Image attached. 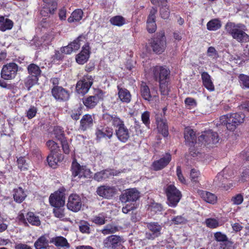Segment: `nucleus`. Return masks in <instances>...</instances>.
I'll use <instances>...</instances> for the list:
<instances>
[{"instance_id":"f257e3e1","label":"nucleus","mask_w":249,"mask_h":249,"mask_svg":"<svg viewBox=\"0 0 249 249\" xmlns=\"http://www.w3.org/2000/svg\"><path fill=\"white\" fill-rule=\"evenodd\" d=\"M151 73L154 79L159 83L161 94H168V85L170 77V71L165 66L157 65L151 68Z\"/></svg>"},{"instance_id":"f03ea898","label":"nucleus","mask_w":249,"mask_h":249,"mask_svg":"<svg viewBox=\"0 0 249 249\" xmlns=\"http://www.w3.org/2000/svg\"><path fill=\"white\" fill-rule=\"evenodd\" d=\"M18 66L14 62L9 63L3 66L0 72V87L7 89H10L11 84H8L4 80L13 79L17 75Z\"/></svg>"},{"instance_id":"7ed1b4c3","label":"nucleus","mask_w":249,"mask_h":249,"mask_svg":"<svg viewBox=\"0 0 249 249\" xmlns=\"http://www.w3.org/2000/svg\"><path fill=\"white\" fill-rule=\"evenodd\" d=\"M229 27L227 31L232 38L239 42H247L249 40V36L245 32V26L242 24H235L234 23H227Z\"/></svg>"},{"instance_id":"20e7f679","label":"nucleus","mask_w":249,"mask_h":249,"mask_svg":"<svg viewBox=\"0 0 249 249\" xmlns=\"http://www.w3.org/2000/svg\"><path fill=\"white\" fill-rule=\"evenodd\" d=\"M184 138L185 144L190 147V156H197L201 154L200 151L196 149V146H195V144H196V136L193 129L189 127L185 128L184 131Z\"/></svg>"},{"instance_id":"39448f33","label":"nucleus","mask_w":249,"mask_h":249,"mask_svg":"<svg viewBox=\"0 0 249 249\" xmlns=\"http://www.w3.org/2000/svg\"><path fill=\"white\" fill-rule=\"evenodd\" d=\"M104 92L101 89H94L93 95L88 96L83 98V103L87 108H93L100 101L104 100Z\"/></svg>"},{"instance_id":"423d86ee","label":"nucleus","mask_w":249,"mask_h":249,"mask_svg":"<svg viewBox=\"0 0 249 249\" xmlns=\"http://www.w3.org/2000/svg\"><path fill=\"white\" fill-rule=\"evenodd\" d=\"M198 144L201 143L204 146L212 147L213 145L218 142L219 138L217 132L212 130H209L203 132L198 138Z\"/></svg>"},{"instance_id":"0eeeda50","label":"nucleus","mask_w":249,"mask_h":249,"mask_svg":"<svg viewBox=\"0 0 249 249\" xmlns=\"http://www.w3.org/2000/svg\"><path fill=\"white\" fill-rule=\"evenodd\" d=\"M165 193L169 206L175 207L181 197V192L174 185L170 184L166 188Z\"/></svg>"},{"instance_id":"6e6552de","label":"nucleus","mask_w":249,"mask_h":249,"mask_svg":"<svg viewBox=\"0 0 249 249\" xmlns=\"http://www.w3.org/2000/svg\"><path fill=\"white\" fill-rule=\"evenodd\" d=\"M95 136L96 140L98 141L103 139L111 140L113 136V129L106 125H99L95 130Z\"/></svg>"},{"instance_id":"1a4fd4ad","label":"nucleus","mask_w":249,"mask_h":249,"mask_svg":"<svg viewBox=\"0 0 249 249\" xmlns=\"http://www.w3.org/2000/svg\"><path fill=\"white\" fill-rule=\"evenodd\" d=\"M150 44L153 52L156 53L161 54L164 51L166 45L164 33H161L156 37L152 38Z\"/></svg>"},{"instance_id":"9d476101","label":"nucleus","mask_w":249,"mask_h":249,"mask_svg":"<svg viewBox=\"0 0 249 249\" xmlns=\"http://www.w3.org/2000/svg\"><path fill=\"white\" fill-rule=\"evenodd\" d=\"M93 83L91 76L88 75L82 79L79 80L76 85V91L82 95L86 94Z\"/></svg>"},{"instance_id":"9b49d317","label":"nucleus","mask_w":249,"mask_h":249,"mask_svg":"<svg viewBox=\"0 0 249 249\" xmlns=\"http://www.w3.org/2000/svg\"><path fill=\"white\" fill-rule=\"evenodd\" d=\"M52 94L57 101H66L70 97V91L61 86L53 87Z\"/></svg>"},{"instance_id":"f8f14e48","label":"nucleus","mask_w":249,"mask_h":249,"mask_svg":"<svg viewBox=\"0 0 249 249\" xmlns=\"http://www.w3.org/2000/svg\"><path fill=\"white\" fill-rule=\"evenodd\" d=\"M72 176L74 177L78 176L79 178L84 177L88 178L90 174V170L85 166H81L75 159L73 160L71 165Z\"/></svg>"},{"instance_id":"ddd939ff","label":"nucleus","mask_w":249,"mask_h":249,"mask_svg":"<svg viewBox=\"0 0 249 249\" xmlns=\"http://www.w3.org/2000/svg\"><path fill=\"white\" fill-rule=\"evenodd\" d=\"M228 172V169L225 168L217 175L213 180V183L215 185L223 188L226 190H228L232 186V184L231 183L226 185V180L229 177V176H227Z\"/></svg>"},{"instance_id":"4468645a","label":"nucleus","mask_w":249,"mask_h":249,"mask_svg":"<svg viewBox=\"0 0 249 249\" xmlns=\"http://www.w3.org/2000/svg\"><path fill=\"white\" fill-rule=\"evenodd\" d=\"M82 205L81 199L78 195L71 194L69 196L67 203L68 209L73 212H77L80 210Z\"/></svg>"},{"instance_id":"2eb2a0df","label":"nucleus","mask_w":249,"mask_h":249,"mask_svg":"<svg viewBox=\"0 0 249 249\" xmlns=\"http://www.w3.org/2000/svg\"><path fill=\"white\" fill-rule=\"evenodd\" d=\"M85 38L84 36L80 35L77 38L74 39L72 42L69 43L67 46L62 47L60 48V51L62 53L69 54L72 52L78 50L80 47V41L82 39Z\"/></svg>"},{"instance_id":"dca6fc26","label":"nucleus","mask_w":249,"mask_h":249,"mask_svg":"<svg viewBox=\"0 0 249 249\" xmlns=\"http://www.w3.org/2000/svg\"><path fill=\"white\" fill-rule=\"evenodd\" d=\"M147 227L151 232L146 233L145 236L146 238L153 240L160 235L162 227L158 223L151 222L148 223Z\"/></svg>"},{"instance_id":"f3484780","label":"nucleus","mask_w":249,"mask_h":249,"mask_svg":"<svg viewBox=\"0 0 249 249\" xmlns=\"http://www.w3.org/2000/svg\"><path fill=\"white\" fill-rule=\"evenodd\" d=\"M140 197L139 192L135 188L129 189L126 190L123 193L120 199L122 202H134L136 201Z\"/></svg>"},{"instance_id":"a211bd4d","label":"nucleus","mask_w":249,"mask_h":249,"mask_svg":"<svg viewBox=\"0 0 249 249\" xmlns=\"http://www.w3.org/2000/svg\"><path fill=\"white\" fill-rule=\"evenodd\" d=\"M64 193L61 191H56L52 194L49 198L50 204L54 207H59L65 204Z\"/></svg>"},{"instance_id":"6ab92c4d","label":"nucleus","mask_w":249,"mask_h":249,"mask_svg":"<svg viewBox=\"0 0 249 249\" xmlns=\"http://www.w3.org/2000/svg\"><path fill=\"white\" fill-rule=\"evenodd\" d=\"M94 116L86 114L83 115L80 121L79 129L83 131H85L92 127L94 124Z\"/></svg>"},{"instance_id":"aec40b11","label":"nucleus","mask_w":249,"mask_h":249,"mask_svg":"<svg viewBox=\"0 0 249 249\" xmlns=\"http://www.w3.org/2000/svg\"><path fill=\"white\" fill-rule=\"evenodd\" d=\"M89 55V43H87L82 47L81 52L76 56V61L79 64H84L88 60Z\"/></svg>"},{"instance_id":"412c9836","label":"nucleus","mask_w":249,"mask_h":249,"mask_svg":"<svg viewBox=\"0 0 249 249\" xmlns=\"http://www.w3.org/2000/svg\"><path fill=\"white\" fill-rule=\"evenodd\" d=\"M96 192L100 196L109 198L116 194V190L114 187L104 185L99 187Z\"/></svg>"},{"instance_id":"4be33fe9","label":"nucleus","mask_w":249,"mask_h":249,"mask_svg":"<svg viewBox=\"0 0 249 249\" xmlns=\"http://www.w3.org/2000/svg\"><path fill=\"white\" fill-rule=\"evenodd\" d=\"M115 134L118 140L122 142H126L130 137L129 130L125 125L116 129Z\"/></svg>"},{"instance_id":"5701e85b","label":"nucleus","mask_w":249,"mask_h":249,"mask_svg":"<svg viewBox=\"0 0 249 249\" xmlns=\"http://www.w3.org/2000/svg\"><path fill=\"white\" fill-rule=\"evenodd\" d=\"M171 160L170 157H163L153 162L152 168L155 171L160 170L164 168Z\"/></svg>"},{"instance_id":"b1692460","label":"nucleus","mask_w":249,"mask_h":249,"mask_svg":"<svg viewBox=\"0 0 249 249\" xmlns=\"http://www.w3.org/2000/svg\"><path fill=\"white\" fill-rule=\"evenodd\" d=\"M197 193L204 201L208 203L214 204L217 202V197L213 193L203 190H198Z\"/></svg>"},{"instance_id":"393cba45","label":"nucleus","mask_w":249,"mask_h":249,"mask_svg":"<svg viewBox=\"0 0 249 249\" xmlns=\"http://www.w3.org/2000/svg\"><path fill=\"white\" fill-rule=\"evenodd\" d=\"M232 116V118H233V122L234 121V124H229V130L233 131H234L237 126L243 123L244 121V119L245 117V115L243 113H231Z\"/></svg>"},{"instance_id":"a878e982","label":"nucleus","mask_w":249,"mask_h":249,"mask_svg":"<svg viewBox=\"0 0 249 249\" xmlns=\"http://www.w3.org/2000/svg\"><path fill=\"white\" fill-rule=\"evenodd\" d=\"M50 242L53 243L56 247L64 249L70 248V244L68 242L67 240L62 236H57L52 238Z\"/></svg>"},{"instance_id":"bb28decb","label":"nucleus","mask_w":249,"mask_h":249,"mask_svg":"<svg viewBox=\"0 0 249 249\" xmlns=\"http://www.w3.org/2000/svg\"><path fill=\"white\" fill-rule=\"evenodd\" d=\"M118 97L120 101L124 103H129L131 100V95L127 89L117 87Z\"/></svg>"},{"instance_id":"cd10ccee","label":"nucleus","mask_w":249,"mask_h":249,"mask_svg":"<svg viewBox=\"0 0 249 249\" xmlns=\"http://www.w3.org/2000/svg\"><path fill=\"white\" fill-rule=\"evenodd\" d=\"M120 241V237L113 235L108 236L104 240V245L106 248L114 249L116 247Z\"/></svg>"},{"instance_id":"c85d7f7f","label":"nucleus","mask_w":249,"mask_h":249,"mask_svg":"<svg viewBox=\"0 0 249 249\" xmlns=\"http://www.w3.org/2000/svg\"><path fill=\"white\" fill-rule=\"evenodd\" d=\"M157 129L160 133H161L164 137H167L168 132V126L167 124V121L165 119H157Z\"/></svg>"},{"instance_id":"c756f323","label":"nucleus","mask_w":249,"mask_h":249,"mask_svg":"<svg viewBox=\"0 0 249 249\" xmlns=\"http://www.w3.org/2000/svg\"><path fill=\"white\" fill-rule=\"evenodd\" d=\"M120 172H114L111 170H106L96 173L94 175V178L98 181H101L103 179H105L109 177V176H117Z\"/></svg>"},{"instance_id":"7c9ffc66","label":"nucleus","mask_w":249,"mask_h":249,"mask_svg":"<svg viewBox=\"0 0 249 249\" xmlns=\"http://www.w3.org/2000/svg\"><path fill=\"white\" fill-rule=\"evenodd\" d=\"M201 78L204 86L210 91L214 90V87L211 79L210 75L207 72L202 73Z\"/></svg>"},{"instance_id":"2f4dec72","label":"nucleus","mask_w":249,"mask_h":249,"mask_svg":"<svg viewBox=\"0 0 249 249\" xmlns=\"http://www.w3.org/2000/svg\"><path fill=\"white\" fill-rule=\"evenodd\" d=\"M27 69L29 75L37 78L40 76L41 71L39 67L37 65L34 63H31L27 66Z\"/></svg>"},{"instance_id":"473e14b6","label":"nucleus","mask_w":249,"mask_h":249,"mask_svg":"<svg viewBox=\"0 0 249 249\" xmlns=\"http://www.w3.org/2000/svg\"><path fill=\"white\" fill-rule=\"evenodd\" d=\"M141 95L145 100L150 101L152 99L150 89L145 83L142 82L140 88Z\"/></svg>"},{"instance_id":"72a5a7b5","label":"nucleus","mask_w":249,"mask_h":249,"mask_svg":"<svg viewBox=\"0 0 249 249\" xmlns=\"http://www.w3.org/2000/svg\"><path fill=\"white\" fill-rule=\"evenodd\" d=\"M13 26V21L8 19L5 18L3 17H0V30L5 31L7 30H10Z\"/></svg>"},{"instance_id":"f704fd0d","label":"nucleus","mask_w":249,"mask_h":249,"mask_svg":"<svg viewBox=\"0 0 249 249\" xmlns=\"http://www.w3.org/2000/svg\"><path fill=\"white\" fill-rule=\"evenodd\" d=\"M46 145L50 151V155L48 156H54L57 154H59L60 151V147L58 144L53 140H49L46 142Z\"/></svg>"},{"instance_id":"c9c22d12","label":"nucleus","mask_w":249,"mask_h":249,"mask_svg":"<svg viewBox=\"0 0 249 249\" xmlns=\"http://www.w3.org/2000/svg\"><path fill=\"white\" fill-rule=\"evenodd\" d=\"M14 198L15 201L18 203L22 202L26 196V195L21 187L14 190Z\"/></svg>"},{"instance_id":"e433bc0d","label":"nucleus","mask_w":249,"mask_h":249,"mask_svg":"<svg viewBox=\"0 0 249 249\" xmlns=\"http://www.w3.org/2000/svg\"><path fill=\"white\" fill-rule=\"evenodd\" d=\"M39 78L28 75L24 80V85L28 91L31 90L32 87L38 83Z\"/></svg>"},{"instance_id":"4c0bfd02","label":"nucleus","mask_w":249,"mask_h":249,"mask_svg":"<svg viewBox=\"0 0 249 249\" xmlns=\"http://www.w3.org/2000/svg\"><path fill=\"white\" fill-rule=\"evenodd\" d=\"M220 123L224 126H225L227 129L229 130V124L231 125L232 124H234L233 120L232 118L231 113L227 114L226 115H223L220 117Z\"/></svg>"},{"instance_id":"58836bf2","label":"nucleus","mask_w":249,"mask_h":249,"mask_svg":"<svg viewBox=\"0 0 249 249\" xmlns=\"http://www.w3.org/2000/svg\"><path fill=\"white\" fill-rule=\"evenodd\" d=\"M221 27V21L217 18L209 21L207 24V28L209 31H216Z\"/></svg>"},{"instance_id":"ea45409f","label":"nucleus","mask_w":249,"mask_h":249,"mask_svg":"<svg viewBox=\"0 0 249 249\" xmlns=\"http://www.w3.org/2000/svg\"><path fill=\"white\" fill-rule=\"evenodd\" d=\"M110 23L118 27H121L126 23L125 19L122 16H115L110 18L109 19Z\"/></svg>"},{"instance_id":"a19ab883","label":"nucleus","mask_w":249,"mask_h":249,"mask_svg":"<svg viewBox=\"0 0 249 249\" xmlns=\"http://www.w3.org/2000/svg\"><path fill=\"white\" fill-rule=\"evenodd\" d=\"M238 78L242 89H249V76L244 74H240Z\"/></svg>"},{"instance_id":"79ce46f5","label":"nucleus","mask_w":249,"mask_h":249,"mask_svg":"<svg viewBox=\"0 0 249 249\" xmlns=\"http://www.w3.org/2000/svg\"><path fill=\"white\" fill-rule=\"evenodd\" d=\"M83 15V12L81 9H77L74 11L70 17L68 19L69 22L79 21L80 20Z\"/></svg>"},{"instance_id":"37998d69","label":"nucleus","mask_w":249,"mask_h":249,"mask_svg":"<svg viewBox=\"0 0 249 249\" xmlns=\"http://www.w3.org/2000/svg\"><path fill=\"white\" fill-rule=\"evenodd\" d=\"M53 133L55 138L60 142L66 139L63 128L60 126H55L53 128Z\"/></svg>"},{"instance_id":"c03bdc74","label":"nucleus","mask_w":249,"mask_h":249,"mask_svg":"<svg viewBox=\"0 0 249 249\" xmlns=\"http://www.w3.org/2000/svg\"><path fill=\"white\" fill-rule=\"evenodd\" d=\"M26 219L29 223L33 225L39 226L40 221L38 216H36L33 213L29 212L26 215Z\"/></svg>"},{"instance_id":"a18cd8bd","label":"nucleus","mask_w":249,"mask_h":249,"mask_svg":"<svg viewBox=\"0 0 249 249\" xmlns=\"http://www.w3.org/2000/svg\"><path fill=\"white\" fill-rule=\"evenodd\" d=\"M63 160V157H47V161L49 165L55 168L59 162Z\"/></svg>"},{"instance_id":"49530a36","label":"nucleus","mask_w":249,"mask_h":249,"mask_svg":"<svg viewBox=\"0 0 249 249\" xmlns=\"http://www.w3.org/2000/svg\"><path fill=\"white\" fill-rule=\"evenodd\" d=\"M118 231V228L113 224L106 225L102 230V232L105 234H109L115 233Z\"/></svg>"},{"instance_id":"de8ad7c7","label":"nucleus","mask_w":249,"mask_h":249,"mask_svg":"<svg viewBox=\"0 0 249 249\" xmlns=\"http://www.w3.org/2000/svg\"><path fill=\"white\" fill-rule=\"evenodd\" d=\"M161 7L160 8V13L161 18L163 19H167L170 16V10L169 6L167 4L161 5Z\"/></svg>"},{"instance_id":"09e8293b","label":"nucleus","mask_w":249,"mask_h":249,"mask_svg":"<svg viewBox=\"0 0 249 249\" xmlns=\"http://www.w3.org/2000/svg\"><path fill=\"white\" fill-rule=\"evenodd\" d=\"M55 10L56 9H53L52 7L43 5L42 9L40 10V14L43 17H47L50 14H53Z\"/></svg>"},{"instance_id":"8fccbe9b","label":"nucleus","mask_w":249,"mask_h":249,"mask_svg":"<svg viewBox=\"0 0 249 249\" xmlns=\"http://www.w3.org/2000/svg\"><path fill=\"white\" fill-rule=\"evenodd\" d=\"M111 124L112 126L116 127V129H118V128H121L125 125L124 121L116 115L114 116Z\"/></svg>"},{"instance_id":"3c124183","label":"nucleus","mask_w":249,"mask_h":249,"mask_svg":"<svg viewBox=\"0 0 249 249\" xmlns=\"http://www.w3.org/2000/svg\"><path fill=\"white\" fill-rule=\"evenodd\" d=\"M205 224L210 228H216L220 226L219 222L215 218H208L206 219Z\"/></svg>"},{"instance_id":"603ef678","label":"nucleus","mask_w":249,"mask_h":249,"mask_svg":"<svg viewBox=\"0 0 249 249\" xmlns=\"http://www.w3.org/2000/svg\"><path fill=\"white\" fill-rule=\"evenodd\" d=\"M142 123L146 125L148 128H150V112L147 111H144L142 113Z\"/></svg>"},{"instance_id":"864d4df0","label":"nucleus","mask_w":249,"mask_h":249,"mask_svg":"<svg viewBox=\"0 0 249 249\" xmlns=\"http://www.w3.org/2000/svg\"><path fill=\"white\" fill-rule=\"evenodd\" d=\"M244 200L243 196L241 194H237L233 196L231 201L233 205H238L241 204Z\"/></svg>"},{"instance_id":"5fc2aeb1","label":"nucleus","mask_w":249,"mask_h":249,"mask_svg":"<svg viewBox=\"0 0 249 249\" xmlns=\"http://www.w3.org/2000/svg\"><path fill=\"white\" fill-rule=\"evenodd\" d=\"M105 216L103 213H100L98 215L94 216L92 221L97 224L103 225L105 222Z\"/></svg>"},{"instance_id":"6e6d98bb","label":"nucleus","mask_w":249,"mask_h":249,"mask_svg":"<svg viewBox=\"0 0 249 249\" xmlns=\"http://www.w3.org/2000/svg\"><path fill=\"white\" fill-rule=\"evenodd\" d=\"M82 113V111L81 108L78 107L76 109H74L71 111V117L73 120L77 121L79 119Z\"/></svg>"},{"instance_id":"4d7b16f0","label":"nucleus","mask_w":249,"mask_h":249,"mask_svg":"<svg viewBox=\"0 0 249 249\" xmlns=\"http://www.w3.org/2000/svg\"><path fill=\"white\" fill-rule=\"evenodd\" d=\"M18 167L22 170H24L27 169L28 165L26 163L24 157H19L17 159Z\"/></svg>"},{"instance_id":"13d9d810","label":"nucleus","mask_w":249,"mask_h":249,"mask_svg":"<svg viewBox=\"0 0 249 249\" xmlns=\"http://www.w3.org/2000/svg\"><path fill=\"white\" fill-rule=\"evenodd\" d=\"M79 229L83 233H89V225L87 222L82 221L80 223Z\"/></svg>"},{"instance_id":"bf43d9fd","label":"nucleus","mask_w":249,"mask_h":249,"mask_svg":"<svg viewBox=\"0 0 249 249\" xmlns=\"http://www.w3.org/2000/svg\"><path fill=\"white\" fill-rule=\"evenodd\" d=\"M53 213L55 217L62 219L64 217L65 214L64 209L59 207H55L53 209Z\"/></svg>"},{"instance_id":"052dcab7","label":"nucleus","mask_w":249,"mask_h":249,"mask_svg":"<svg viewBox=\"0 0 249 249\" xmlns=\"http://www.w3.org/2000/svg\"><path fill=\"white\" fill-rule=\"evenodd\" d=\"M157 11L158 10L157 8L152 7L150 10L147 21L156 22V15L157 13Z\"/></svg>"},{"instance_id":"680f3d73","label":"nucleus","mask_w":249,"mask_h":249,"mask_svg":"<svg viewBox=\"0 0 249 249\" xmlns=\"http://www.w3.org/2000/svg\"><path fill=\"white\" fill-rule=\"evenodd\" d=\"M147 30L150 33H154L157 29V25L155 21H146Z\"/></svg>"},{"instance_id":"e2e57ef3","label":"nucleus","mask_w":249,"mask_h":249,"mask_svg":"<svg viewBox=\"0 0 249 249\" xmlns=\"http://www.w3.org/2000/svg\"><path fill=\"white\" fill-rule=\"evenodd\" d=\"M37 112V109L34 106H31L30 108L27 111V115L26 116L29 119H32L34 118Z\"/></svg>"},{"instance_id":"0e129e2a","label":"nucleus","mask_w":249,"mask_h":249,"mask_svg":"<svg viewBox=\"0 0 249 249\" xmlns=\"http://www.w3.org/2000/svg\"><path fill=\"white\" fill-rule=\"evenodd\" d=\"M44 2L43 5L47 6L52 7L53 9H56L57 8V0H42Z\"/></svg>"},{"instance_id":"69168bd1","label":"nucleus","mask_w":249,"mask_h":249,"mask_svg":"<svg viewBox=\"0 0 249 249\" xmlns=\"http://www.w3.org/2000/svg\"><path fill=\"white\" fill-rule=\"evenodd\" d=\"M61 143L64 153L66 155L69 154L70 150L67 140L66 139L61 142Z\"/></svg>"},{"instance_id":"338daca9","label":"nucleus","mask_w":249,"mask_h":249,"mask_svg":"<svg viewBox=\"0 0 249 249\" xmlns=\"http://www.w3.org/2000/svg\"><path fill=\"white\" fill-rule=\"evenodd\" d=\"M151 212L157 213L158 212H160L162 209V207L160 204L158 203L153 204L149 208Z\"/></svg>"},{"instance_id":"774afa93","label":"nucleus","mask_w":249,"mask_h":249,"mask_svg":"<svg viewBox=\"0 0 249 249\" xmlns=\"http://www.w3.org/2000/svg\"><path fill=\"white\" fill-rule=\"evenodd\" d=\"M215 239L218 241H225L227 240L226 235L220 232H217L214 234Z\"/></svg>"}]
</instances>
